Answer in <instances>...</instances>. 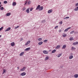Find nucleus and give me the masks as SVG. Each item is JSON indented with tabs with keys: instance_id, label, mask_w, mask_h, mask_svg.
Here are the masks:
<instances>
[{
	"instance_id": "a18cd8bd",
	"label": "nucleus",
	"mask_w": 78,
	"mask_h": 78,
	"mask_svg": "<svg viewBox=\"0 0 78 78\" xmlns=\"http://www.w3.org/2000/svg\"><path fill=\"white\" fill-rule=\"evenodd\" d=\"M78 6V3L75 4L76 6Z\"/></svg>"
},
{
	"instance_id": "aec40b11",
	"label": "nucleus",
	"mask_w": 78,
	"mask_h": 78,
	"mask_svg": "<svg viewBox=\"0 0 78 78\" xmlns=\"http://www.w3.org/2000/svg\"><path fill=\"white\" fill-rule=\"evenodd\" d=\"M73 58V55H71L69 57V59H72Z\"/></svg>"
},
{
	"instance_id": "5701e85b",
	"label": "nucleus",
	"mask_w": 78,
	"mask_h": 78,
	"mask_svg": "<svg viewBox=\"0 0 78 78\" xmlns=\"http://www.w3.org/2000/svg\"><path fill=\"white\" fill-rule=\"evenodd\" d=\"M6 71V69H3V72L2 73V74H3L4 73H5V72Z\"/></svg>"
},
{
	"instance_id": "c85d7f7f",
	"label": "nucleus",
	"mask_w": 78,
	"mask_h": 78,
	"mask_svg": "<svg viewBox=\"0 0 78 78\" xmlns=\"http://www.w3.org/2000/svg\"><path fill=\"white\" fill-rule=\"evenodd\" d=\"M71 49L72 50H75V49H76V48H75L73 47L71 48Z\"/></svg>"
},
{
	"instance_id": "a878e982",
	"label": "nucleus",
	"mask_w": 78,
	"mask_h": 78,
	"mask_svg": "<svg viewBox=\"0 0 78 78\" xmlns=\"http://www.w3.org/2000/svg\"><path fill=\"white\" fill-rule=\"evenodd\" d=\"M74 11H78V6L74 9Z\"/></svg>"
},
{
	"instance_id": "cd10ccee",
	"label": "nucleus",
	"mask_w": 78,
	"mask_h": 78,
	"mask_svg": "<svg viewBox=\"0 0 78 78\" xmlns=\"http://www.w3.org/2000/svg\"><path fill=\"white\" fill-rule=\"evenodd\" d=\"M70 41H73V37H70L69 38Z\"/></svg>"
},
{
	"instance_id": "7c9ffc66",
	"label": "nucleus",
	"mask_w": 78,
	"mask_h": 78,
	"mask_svg": "<svg viewBox=\"0 0 78 78\" xmlns=\"http://www.w3.org/2000/svg\"><path fill=\"white\" fill-rule=\"evenodd\" d=\"M48 41V40H45L43 41V42H45V43H46Z\"/></svg>"
},
{
	"instance_id": "37998d69",
	"label": "nucleus",
	"mask_w": 78,
	"mask_h": 78,
	"mask_svg": "<svg viewBox=\"0 0 78 78\" xmlns=\"http://www.w3.org/2000/svg\"><path fill=\"white\" fill-rule=\"evenodd\" d=\"M26 8L25 7H24L23 9V11H25V10L26 9Z\"/></svg>"
},
{
	"instance_id": "39448f33",
	"label": "nucleus",
	"mask_w": 78,
	"mask_h": 78,
	"mask_svg": "<svg viewBox=\"0 0 78 78\" xmlns=\"http://www.w3.org/2000/svg\"><path fill=\"white\" fill-rule=\"evenodd\" d=\"M30 41H28L25 44V45H28V44H30Z\"/></svg>"
},
{
	"instance_id": "603ef678",
	"label": "nucleus",
	"mask_w": 78,
	"mask_h": 78,
	"mask_svg": "<svg viewBox=\"0 0 78 78\" xmlns=\"http://www.w3.org/2000/svg\"><path fill=\"white\" fill-rule=\"evenodd\" d=\"M2 37V35H0V37Z\"/></svg>"
},
{
	"instance_id": "c03bdc74",
	"label": "nucleus",
	"mask_w": 78,
	"mask_h": 78,
	"mask_svg": "<svg viewBox=\"0 0 78 78\" xmlns=\"http://www.w3.org/2000/svg\"><path fill=\"white\" fill-rule=\"evenodd\" d=\"M33 8H31L30 9V11H32V10H33Z\"/></svg>"
},
{
	"instance_id": "f257e3e1",
	"label": "nucleus",
	"mask_w": 78,
	"mask_h": 78,
	"mask_svg": "<svg viewBox=\"0 0 78 78\" xmlns=\"http://www.w3.org/2000/svg\"><path fill=\"white\" fill-rule=\"evenodd\" d=\"M43 53L44 54H48V51H45V50L43 51Z\"/></svg>"
},
{
	"instance_id": "2f4dec72",
	"label": "nucleus",
	"mask_w": 78,
	"mask_h": 78,
	"mask_svg": "<svg viewBox=\"0 0 78 78\" xmlns=\"http://www.w3.org/2000/svg\"><path fill=\"white\" fill-rule=\"evenodd\" d=\"M0 9L1 10H3V9H4V8H3V7H2L0 8Z\"/></svg>"
},
{
	"instance_id": "4be33fe9",
	"label": "nucleus",
	"mask_w": 78,
	"mask_h": 78,
	"mask_svg": "<svg viewBox=\"0 0 78 78\" xmlns=\"http://www.w3.org/2000/svg\"><path fill=\"white\" fill-rule=\"evenodd\" d=\"M42 40V38H40L37 39V41H41Z\"/></svg>"
},
{
	"instance_id": "f704fd0d",
	"label": "nucleus",
	"mask_w": 78,
	"mask_h": 78,
	"mask_svg": "<svg viewBox=\"0 0 78 78\" xmlns=\"http://www.w3.org/2000/svg\"><path fill=\"white\" fill-rule=\"evenodd\" d=\"M61 55H62L61 54H60L58 55L57 57L58 58H59V57H60V56H61Z\"/></svg>"
},
{
	"instance_id": "de8ad7c7",
	"label": "nucleus",
	"mask_w": 78,
	"mask_h": 78,
	"mask_svg": "<svg viewBox=\"0 0 78 78\" xmlns=\"http://www.w3.org/2000/svg\"><path fill=\"white\" fill-rule=\"evenodd\" d=\"M62 31V30H59V33H61V32Z\"/></svg>"
},
{
	"instance_id": "a211bd4d",
	"label": "nucleus",
	"mask_w": 78,
	"mask_h": 78,
	"mask_svg": "<svg viewBox=\"0 0 78 78\" xmlns=\"http://www.w3.org/2000/svg\"><path fill=\"white\" fill-rule=\"evenodd\" d=\"M56 51V50L54 49L51 52L52 53H55Z\"/></svg>"
},
{
	"instance_id": "4c0bfd02",
	"label": "nucleus",
	"mask_w": 78,
	"mask_h": 78,
	"mask_svg": "<svg viewBox=\"0 0 78 78\" xmlns=\"http://www.w3.org/2000/svg\"><path fill=\"white\" fill-rule=\"evenodd\" d=\"M68 31V29L67 28L65 30L64 32H67Z\"/></svg>"
},
{
	"instance_id": "f3484780",
	"label": "nucleus",
	"mask_w": 78,
	"mask_h": 78,
	"mask_svg": "<svg viewBox=\"0 0 78 78\" xmlns=\"http://www.w3.org/2000/svg\"><path fill=\"white\" fill-rule=\"evenodd\" d=\"M42 44H43V42L42 41H41L38 43V45H42Z\"/></svg>"
},
{
	"instance_id": "dca6fc26",
	"label": "nucleus",
	"mask_w": 78,
	"mask_h": 78,
	"mask_svg": "<svg viewBox=\"0 0 78 78\" xmlns=\"http://www.w3.org/2000/svg\"><path fill=\"white\" fill-rule=\"evenodd\" d=\"M26 12H27V13H29L30 12V10H29V9H28L26 11Z\"/></svg>"
},
{
	"instance_id": "393cba45",
	"label": "nucleus",
	"mask_w": 78,
	"mask_h": 78,
	"mask_svg": "<svg viewBox=\"0 0 78 78\" xmlns=\"http://www.w3.org/2000/svg\"><path fill=\"white\" fill-rule=\"evenodd\" d=\"M74 76L75 78H78V74H75Z\"/></svg>"
},
{
	"instance_id": "4468645a",
	"label": "nucleus",
	"mask_w": 78,
	"mask_h": 78,
	"mask_svg": "<svg viewBox=\"0 0 78 78\" xmlns=\"http://www.w3.org/2000/svg\"><path fill=\"white\" fill-rule=\"evenodd\" d=\"M10 15H11V13L10 12L7 13L6 14V16H9Z\"/></svg>"
},
{
	"instance_id": "e433bc0d",
	"label": "nucleus",
	"mask_w": 78,
	"mask_h": 78,
	"mask_svg": "<svg viewBox=\"0 0 78 78\" xmlns=\"http://www.w3.org/2000/svg\"><path fill=\"white\" fill-rule=\"evenodd\" d=\"M74 33V31L73 30L70 33V34H73Z\"/></svg>"
},
{
	"instance_id": "9d476101",
	"label": "nucleus",
	"mask_w": 78,
	"mask_h": 78,
	"mask_svg": "<svg viewBox=\"0 0 78 78\" xmlns=\"http://www.w3.org/2000/svg\"><path fill=\"white\" fill-rule=\"evenodd\" d=\"M66 48V45H64L62 47V49H65Z\"/></svg>"
},
{
	"instance_id": "0eeeda50",
	"label": "nucleus",
	"mask_w": 78,
	"mask_h": 78,
	"mask_svg": "<svg viewBox=\"0 0 78 78\" xmlns=\"http://www.w3.org/2000/svg\"><path fill=\"white\" fill-rule=\"evenodd\" d=\"M43 9H44V7L42 6H40V7L39 11H41Z\"/></svg>"
},
{
	"instance_id": "bb28decb",
	"label": "nucleus",
	"mask_w": 78,
	"mask_h": 78,
	"mask_svg": "<svg viewBox=\"0 0 78 78\" xmlns=\"http://www.w3.org/2000/svg\"><path fill=\"white\" fill-rule=\"evenodd\" d=\"M62 36L64 37H66V36H67V34H63Z\"/></svg>"
},
{
	"instance_id": "ea45409f",
	"label": "nucleus",
	"mask_w": 78,
	"mask_h": 78,
	"mask_svg": "<svg viewBox=\"0 0 78 78\" xmlns=\"http://www.w3.org/2000/svg\"><path fill=\"white\" fill-rule=\"evenodd\" d=\"M19 26H17V27H15V29H17V28H19Z\"/></svg>"
},
{
	"instance_id": "9b49d317",
	"label": "nucleus",
	"mask_w": 78,
	"mask_h": 78,
	"mask_svg": "<svg viewBox=\"0 0 78 78\" xmlns=\"http://www.w3.org/2000/svg\"><path fill=\"white\" fill-rule=\"evenodd\" d=\"M30 49H31L30 48H28L26 49L25 50V51H28L29 50H30Z\"/></svg>"
},
{
	"instance_id": "864d4df0",
	"label": "nucleus",
	"mask_w": 78,
	"mask_h": 78,
	"mask_svg": "<svg viewBox=\"0 0 78 78\" xmlns=\"http://www.w3.org/2000/svg\"><path fill=\"white\" fill-rule=\"evenodd\" d=\"M2 6L0 5V8L1 7H2Z\"/></svg>"
},
{
	"instance_id": "5fc2aeb1",
	"label": "nucleus",
	"mask_w": 78,
	"mask_h": 78,
	"mask_svg": "<svg viewBox=\"0 0 78 78\" xmlns=\"http://www.w3.org/2000/svg\"><path fill=\"white\" fill-rule=\"evenodd\" d=\"M1 6H2V5H1Z\"/></svg>"
},
{
	"instance_id": "412c9836",
	"label": "nucleus",
	"mask_w": 78,
	"mask_h": 78,
	"mask_svg": "<svg viewBox=\"0 0 78 78\" xmlns=\"http://www.w3.org/2000/svg\"><path fill=\"white\" fill-rule=\"evenodd\" d=\"M49 59V57L48 56L46 57L45 58V61H47V60H48Z\"/></svg>"
},
{
	"instance_id": "72a5a7b5",
	"label": "nucleus",
	"mask_w": 78,
	"mask_h": 78,
	"mask_svg": "<svg viewBox=\"0 0 78 78\" xmlns=\"http://www.w3.org/2000/svg\"><path fill=\"white\" fill-rule=\"evenodd\" d=\"M45 20H44L41 21V23H45Z\"/></svg>"
},
{
	"instance_id": "c756f323",
	"label": "nucleus",
	"mask_w": 78,
	"mask_h": 78,
	"mask_svg": "<svg viewBox=\"0 0 78 78\" xmlns=\"http://www.w3.org/2000/svg\"><path fill=\"white\" fill-rule=\"evenodd\" d=\"M69 17H66L64 19L65 20V19H69Z\"/></svg>"
},
{
	"instance_id": "6e6552de",
	"label": "nucleus",
	"mask_w": 78,
	"mask_h": 78,
	"mask_svg": "<svg viewBox=\"0 0 78 78\" xmlns=\"http://www.w3.org/2000/svg\"><path fill=\"white\" fill-rule=\"evenodd\" d=\"M11 30V28L10 27H9L6 30H5V32H6V31H9V30Z\"/></svg>"
},
{
	"instance_id": "423d86ee",
	"label": "nucleus",
	"mask_w": 78,
	"mask_h": 78,
	"mask_svg": "<svg viewBox=\"0 0 78 78\" xmlns=\"http://www.w3.org/2000/svg\"><path fill=\"white\" fill-rule=\"evenodd\" d=\"M40 7H41V5H38L36 9L37 10V9H39H39H40Z\"/></svg>"
},
{
	"instance_id": "20e7f679",
	"label": "nucleus",
	"mask_w": 78,
	"mask_h": 78,
	"mask_svg": "<svg viewBox=\"0 0 78 78\" xmlns=\"http://www.w3.org/2000/svg\"><path fill=\"white\" fill-rule=\"evenodd\" d=\"M53 12V10L52 9H50L48 11V13L50 14V13H51Z\"/></svg>"
},
{
	"instance_id": "1a4fd4ad",
	"label": "nucleus",
	"mask_w": 78,
	"mask_h": 78,
	"mask_svg": "<svg viewBox=\"0 0 78 78\" xmlns=\"http://www.w3.org/2000/svg\"><path fill=\"white\" fill-rule=\"evenodd\" d=\"M15 45V43H14V42H12L11 43V46H12V47H13V46H14Z\"/></svg>"
},
{
	"instance_id": "49530a36",
	"label": "nucleus",
	"mask_w": 78,
	"mask_h": 78,
	"mask_svg": "<svg viewBox=\"0 0 78 78\" xmlns=\"http://www.w3.org/2000/svg\"><path fill=\"white\" fill-rule=\"evenodd\" d=\"M23 41V38H21L20 39V41Z\"/></svg>"
},
{
	"instance_id": "79ce46f5",
	"label": "nucleus",
	"mask_w": 78,
	"mask_h": 78,
	"mask_svg": "<svg viewBox=\"0 0 78 78\" xmlns=\"http://www.w3.org/2000/svg\"><path fill=\"white\" fill-rule=\"evenodd\" d=\"M59 23L60 24H62V21H61V22H59Z\"/></svg>"
},
{
	"instance_id": "f03ea898",
	"label": "nucleus",
	"mask_w": 78,
	"mask_h": 78,
	"mask_svg": "<svg viewBox=\"0 0 78 78\" xmlns=\"http://www.w3.org/2000/svg\"><path fill=\"white\" fill-rule=\"evenodd\" d=\"M25 75H26V73L24 72L23 73H21L20 74V75H21V76H24Z\"/></svg>"
},
{
	"instance_id": "58836bf2",
	"label": "nucleus",
	"mask_w": 78,
	"mask_h": 78,
	"mask_svg": "<svg viewBox=\"0 0 78 78\" xmlns=\"http://www.w3.org/2000/svg\"><path fill=\"white\" fill-rule=\"evenodd\" d=\"M58 28V26H56L55 27V29H57Z\"/></svg>"
},
{
	"instance_id": "f8f14e48",
	"label": "nucleus",
	"mask_w": 78,
	"mask_h": 78,
	"mask_svg": "<svg viewBox=\"0 0 78 78\" xmlns=\"http://www.w3.org/2000/svg\"><path fill=\"white\" fill-rule=\"evenodd\" d=\"M60 48V45H58L55 48V49H59Z\"/></svg>"
},
{
	"instance_id": "c9c22d12",
	"label": "nucleus",
	"mask_w": 78,
	"mask_h": 78,
	"mask_svg": "<svg viewBox=\"0 0 78 78\" xmlns=\"http://www.w3.org/2000/svg\"><path fill=\"white\" fill-rule=\"evenodd\" d=\"M7 3H8V2L7 1H5L4 2V3L5 4H6Z\"/></svg>"
},
{
	"instance_id": "7ed1b4c3",
	"label": "nucleus",
	"mask_w": 78,
	"mask_h": 78,
	"mask_svg": "<svg viewBox=\"0 0 78 78\" xmlns=\"http://www.w3.org/2000/svg\"><path fill=\"white\" fill-rule=\"evenodd\" d=\"M27 68L25 67H23V68L22 69H21L20 70V71H23V70H25V69H26Z\"/></svg>"
},
{
	"instance_id": "473e14b6",
	"label": "nucleus",
	"mask_w": 78,
	"mask_h": 78,
	"mask_svg": "<svg viewBox=\"0 0 78 78\" xmlns=\"http://www.w3.org/2000/svg\"><path fill=\"white\" fill-rule=\"evenodd\" d=\"M28 2V1L27 0L25 2V3H24V5H27V2Z\"/></svg>"
},
{
	"instance_id": "09e8293b",
	"label": "nucleus",
	"mask_w": 78,
	"mask_h": 78,
	"mask_svg": "<svg viewBox=\"0 0 78 78\" xmlns=\"http://www.w3.org/2000/svg\"><path fill=\"white\" fill-rule=\"evenodd\" d=\"M70 28H71V27H70L68 28H67V29H68V30H69V29H70Z\"/></svg>"
},
{
	"instance_id": "6ab92c4d",
	"label": "nucleus",
	"mask_w": 78,
	"mask_h": 78,
	"mask_svg": "<svg viewBox=\"0 0 78 78\" xmlns=\"http://www.w3.org/2000/svg\"><path fill=\"white\" fill-rule=\"evenodd\" d=\"M76 44H78V42H74L73 43V45H76Z\"/></svg>"
},
{
	"instance_id": "8fccbe9b",
	"label": "nucleus",
	"mask_w": 78,
	"mask_h": 78,
	"mask_svg": "<svg viewBox=\"0 0 78 78\" xmlns=\"http://www.w3.org/2000/svg\"><path fill=\"white\" fill-rule=\"evenodd\" d=\"M17 68L18 69H19V67H17Z\"/></svg>"
},
{
	"instance_id": "ddd939ff",
	"label": "nucleus",
	"mask_w": 78,
	"mask_h": 78,
	"mask_svg": "<svg viewBox=\"0 0 78 78\" xmlns=\"http://www.w3.org/2000/svg\"><path fill=\"white\" fill-rule=\"evenodd\" d=\"M16 3L15 2H13L12 4V5L13 6H16Z\"/></svg>"
},
{
	"instance_id": "2eb2a0df",
	"label": "nucleus",
	"mask_w": 78,
	"mask_h": 78,
	"mask_svg": "<svg viewBox=\"0 0 78 78\" xmlns=\"http://www.w3.org/2000/svg\"><path fill=\"white\" fill-rule=\"evenodd\" d=\"M23 54H24V52H21L20 54V56H23Z\"/></svg>"
},
{
	"instance_id": "a19ab883",
	"label": "nucleus",
	"mask_w": 78,
	"mask_h": 78,
	"mask_svg": "<svg viewBox=\"0 0 78 78\" xmlns=\"http://www.w3.org/2000/svg\"><path fill=\"white\" fill-rule=\"evenodd\" d=\"M3 27H2L1 28H0V31H2V29H3Z\"/></svg>"
},
{
	"instance_id": "b1692460",
	"label": "nucleus",
	"mask_w": 78,
	"mask_h": 78,
	"mask_svg": "<svg viewBox=\"0 0 78 78\" xmlns=\"http://www.w3.org/2000/svg\"><path fill=\"white\" fill-rule=\"evenodd\" d=\"M31 1H29L27 2V4H28V5H30V4H31Z\"/></svg>"
},
{
	"instance_id": "3c124183",
	"label": "nucleus",
	"mask_w": 78,
	"mask_h": 78,
	"mask_svg": "<svg viewBox=\"0 0 78 78\" xmlns=\"http://www.w3.org/2000/svg\"><path fill=\"white\" fill-rule=\"evenodd\" d=\"M1 3H2V2H0V5H1Z\"/></svg>"
}]
</instances>
